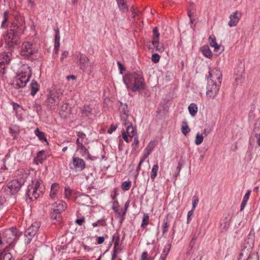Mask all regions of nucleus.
I'll return each instance as SVG.
<instances>
[{
	"label": "nucleus",
	"mask_w": 260,
	"mask_h": 260,
	"mask_svg": "<svg viewBox=\"0 0 260 260\" xmlns=\"http://www.w3.org/2000/svg\"><path fill=\"white\" fill-rule=\"evenodd\" d=\"M232 218V215L228 213L223 215V221L224 222L223 228L225 230L228 229L230 223Z\"/></svg>",
	"instance_id": "393cba45"
},
{
	"label": "nucleus",
	"mask_w": 260,
	"mask_h": 260,
	"mask_svg": "<svg viewBox=\"0 0 260 260\" xmlns=\"http://www.w3.org/2000/svg\"><path fill=\"white\" fill-rule=\"evenodd\" d=\"M45 187L40 181H32L27 187L26 194L30 200H35L43 195Z\"/></svg>",
	"instance_id": "39448f33"
},
{
	"label": "nucleus",
	"mask_w": 260,
	"mask_h": 260,
	"mask_svg": "<svg viewBox=\"0 0 260 260\" xmlns=\"http://www.w3.org/2000/svg\"><path fill=\"white\" fill-rule=\"evenodd\" d=\"M152 43L155 48V50L158 52H162L164 51V45L159 42V40H152Z\"/></svg>",
	"instance_id": "b1692460"
},
{
	"label": "nucleus",
	"mask_w": 260,
	"mask_h": 260,
	"mask_svg": "<svg viewBox=\"0 0 260 260\" xmlns=\"http://www.w3.org/2000/svg\"><path fill=\"white\" fill-rule=\"evenodd\" d=\"M10 61L9 55L4 52L0 54V73L4 74L6 66L9 64Z\"/></svg>",
	"instance_id": "ddd939ff"
},
{
	"label": "nucleus",
	"mask_w": 260,
	"mask_h": 260,
	"mask_svg": "<svg viewBox=\"0 0 260 260\" xmlns=\"http://www.w3.org/2000/svg\"><path fill=\"white\" fill-rule=\"evenodd\" d=\"M129 201H127L125 204V205H124V210L123 211H122V214H123V215H125V214H126V212L127 210V209H128V206H129Z\"/></svg>",
	"instance_id": "69168bd1"
},
{
	"label": "nucleus",
	"mask_w": 260,
	"mask_h": 260,
	"mask_svg": "<svg viewBox=\"0 0 260 260\" xmlns=\"http://www.w3.org/2000/svg\"><path fill=\"white\" fill-rule=\"evenodd\" d=\"M250 193H251V190H248L247 191L246 193H245V194L244 195L243 200H245V201H248V199L249 198Z\"/></svg>",
	"instance_id": "e2e57ef3"
},
{
	"label": "nucleus",
	"mask_w": 260,
	"mask_h": 260,
	"mask_svg": "<svg viewBox=\"0 0 260 260\" xmlns=\"http://www.w3.org/2000/svg\"><path fill=\"white\" fill-rule=\"evenodd\" d=\"M53 206L54 208L56 209V211H60L61 212L64 211L67 208L66 203L61 200L55 202Z\"/></svg>",
	"instance_id": "6ab92c4d"
},
{
	"label": "nucleus",
	"mask_w": 260,
	"mask_h": 260,
	"mask_svg": "<svg viewBox=\"0 0 260 260\" xmlns=\"http://www.w3.org/2000/svg\"><path fill=\"white\" fill-rule=\"evenodd\" d=\"M81 70L88 74L91 73L94 70V66L93 63L89 62L86 63L81 69Z\"/></svg>",
	"instance_id": "5701e85b"
},
{
	"label": "nucleus",
	"mask_w": 260,
	"mask_h": 260,
	"mask_svg": "<svg viewBox=\"0 0 260 260\" xmlns=\"http://www.w3.org/2000/svg\"><path fill=\"white\" fill-rule=\"evenodd\" d=\"M158 170V165L157 164H156V165H154L153 166L152 169L151 170V172L150 177H151V179L152 180H154V179L156 177Z\"/></svg>",
	"instance_id": "c756f323"
},
{
	"label": "nucleus",
	"mask_w": 260,
	"mask_h": 260,
	"mask_svg": "<svg viewBox=\"0 0 260 260\" xmlns=\"http://www.w3.org/2000/svg\"><path fill=\"white\" fill-rule=\"evenodd\" d=\"M13 258L12 254L10 253H6L4 254L3 257L4 260H12Z\"/></svg>",
	"instance_id": "4d7b16f0"
},
{
	"label": "nucleus",
	"mask_w": 260,
	"mask_h": 260,
	"mask_svg": "<svg viewBox=\"0 0 260 260\" xmlns=\"http://www.w3.org/2000/svg\"><path fill=\"white\" fill-rule=\"evenodd\" d=\"M156 143L154 141L150 142L146 148L145 149V153L143 156L144 158H147L148 156L150 154L154 147H155Z\"/></svg>",
	"instance_id": "dca6fc26"
},
{
	"label": "nucleus",
	"mask_w": 260,
	"mask_h": 260,
	"mask_svg": "<svg viewBox=\"0 0 260 260\" xmlns=\"http://www.w3.org/2000/svg\"><path fill=\"white\" fill-rule=\"evenodd\" d=\"M148 258V253L147 252H143L141 255L140 260H147Z\"/></svg>",
	"instance_id": "338daca9"
},
{
	"label": "nucleus",
	"mask_w": 260,
	"mask_h": 260,
	"mask_svg": "<svg viewBox=\"0 0 260 260\" xmlns=\"http://www.w3.org/2000/svg\"><path fill=\"white\" fill-rule=\"evenodd\" d=\"M252 150L250 148H248L246 153L245 158H246L247 160L250 161L252 158Z\"/></svg>",
	"instance_id": "49530a36"
},
{
	"label": "nucleus",
	"mask_w": 260,
	"mask_h": 260,
	"mask_svg": "<svg viewBox=\"0 0 260 260\" xmlns=\"http://www.w3.org/2000/svg\"><path fill=\"white\" fill-rule=\"evenodd\" d=\"M243 72L244 70H242L241 74L237 77L235 78V82L237 84H238L239 83L242 82L243 81L244 77H243Z\"/></svg>",
	"instance_id": "09e8293b"
},
{
	"label": "nucleus",
	"mask_w": 260,
	"mask_h": 260,
	"mask_svg": "<svg viewBox=\"0 0 260 260\" xmlns=\"http://www.w3.org/2000/svg\"><path fill=\"white\" fill-rule=\"evenodd\" d=\"M77 56L79 58V65L81 69L86 63L88 62L89 59L85 54L81 53H79Z\"/></svg>",
	"instance_id": "f3484780"
},
{
	"label": "nucleus",
	"mask_w": 260,
	"mask_h": 260,
	"mask_svg": "<svg viewBox=\"0 0 260 260\" xmlns=\"http://www.w3.org/2000/svg\"><path fill=\"white\" fill-rule=\"evenodd\" d=\"M132 186V183H131V181H124L123 182L121 185V187L122 188V190H124V191H127V190H128Z\"/></svg>",
	"instance_id": "e433bc0d"
},
{
	"label": "nucleus",
	"mask_w": 260,
	"mask_h": 260,
	"mask_svg": "<svg viewBox=\"0 0 260 260\" xmlns=\"http://www.w3.org/2000/svg\"><path fill=\"white\" fill-rule=\"evenodd\" d=\"M202 52L205 56L209 58L212 57V53L208 46H203L202 48Z\"/></svg>",
	"instance_id": "bb28decb"
},
{
	"label": "nucleus",
	"mask_w": 260,
	"mask_h": 260,
	"mask_svg": "<svg viewBox=\"0 0 260 260\" xmlns=\"http://www.w3.org/2000/svg\"><path fill=\"white\" fill-rule=\"evenodd\" d=\"M19 24L12 23L11 28L4 36L6 48L12 50L17 48L20 44V36L25 28V21L22 17L20 18Z\"/></svg>",
	"instance_id": "f257e3e1"
},
{
	"label": "nucleus",
	"mask_w": 260,
	"mask_h": 260,
	"mask_svg": "<svg viewBox=\"0 0 260 260\" xmlns=\"http://www.w3.org/2000/svg\"><path fill=\"white\" fill-rule=\"evenodd\" d=\"M221 84L217 83L212 79L208 80L206 95L211 99H214L218 94Z\"/></svg>",
	"instance_id": "0eeeda50"
},
{
	"label": "nucleus",
	"mask_w": 260,
	"mask_h": 260,
	"mask_svg": "<svg viewBox=\"0 0 260 260\" xmlns=\"http://www.w3.org/2000/svg\"><path fill=\"white\" fill-rule=\"evenodd\" d=\"M71 194V190L69 187H66L64 189V196L66 198H69Z\"/></svg>",
	"instance_id": "5fc2aeb1"
},
{
	"label": "nucleus",
	"mask_w": 260,
	"mask_h": 260,
	"mask_svg": "<svg viewBox=\"0 0 260 260\" xmlns=\"http://www.w3.org/2000/svg\"><path fill=\"white\" fill-rule=\"evenodd\" d=\"M128 117V115H125L123 114L122 116H121V119L122 121V124L123 125H125V127L127 126L129 124H132L127 119Z\"/></svg>",
	"instance_id": "a19ab883"
},
{
	"label": "nucleus",
	"mask_w": 260,
	"mask_h": 260,
	"mask_svg": "<svg viewBox=\"0 0 260 260\" xmlns=\"http://www.w3.org/2000/svg\"><path fill=\"white\" fill-rule=\"evenodd\" d=\"M68 104L67 103L63 104L60 107V111H69L68 109Z\"/></svg>",
	"instance_id": "680f3d73"
},
{
	"label": "nucleus",
	"mask_w": 260,
	"mask_h": 260,
	"mask_svg": "<svg viewBox=\"0 0 260 260\" xmlns=\"http://www.w3.org/2000/svg\"><path fill=\"white\" fill-rule=\"evenodd\" d=\"M85 217L84 216H82V218L79 219H77L75 221V222L76 224L79 225H82L83 223V222L85 221Z\"/></svg>",
	"instance_id": "603ef678"
},
{
	"label": "nucleus",
	"mask_w": 260,
	"mask_h": 260,
	"mask_svg": "<svg viewBox=\"0 0 260 260\" xmlns=\"http://www.w3.org/2000/svg\"><path fill=\"white\" fill-rule=\"evenodd\" d=\"M190 131L187 122L186 121H183L181 125V132L183 134L186 136L187 134Z\"/></svg>",
	"instance_id": "cd10ccee"
},
{
	"label": "nucleus",
	"mask_w": 260,
	"mask_h": 260,
	"mask_svg": "<svg viewBox=\"0 0 260 260\" xmlns=\"http://www.w3.org/2000/svg\"><path fill=\"white\" fill-rule=\"evenodd\" d=\"M45 151H40L35 158V161L38 165L39 164H42L43 161L46 159V157L44 156Z\"/></svg>",
	"instance_id": "aec40b11"
},
{
	"label": "nucleus",
	"mask_w": 260,
	"mask_h": 260,
	"mask_svg": "<svg viewBox=\"0 0 260 260\" xmlns=\"http://www.w3.org/2000/svg\"><path fill=\"white\" fill-rule=\"evenodd\" d=\"M41 224L39 222L35 221L25 231L24 236L25 243L29 244L32 241V239L36 235L38 231Z\"/></svg>",
	"instance_id": "423d86ee"
},
{
	"label": "nucleus",
	"mask_w": 260,
	"mask_h": 260,
	"mask_svg": "<svg viewBox=\"0 0 260 260\" xmlns=\"http://www.w3.org/2000/svg\"><path fill=\"white\" fill-rule=\"evenodd\" d=\"M123 79L127 88L133 92L143 90L145 88L144 79L141 73L134 72L124 76Z\"/></svg>",
	"instance_id": "f03ea898"
},
{
	"label": "nucleus",
	"mask_w": 260,
	"mask_h": 260,
	"mask_svg": "<svg viewBox=\"0 0 260 260\" xmlns=\"http://www.w3.org/2000/svg\"><path fill=\"white\" fill-rule=\"evenodd\" d=\"M241 17V13L236 11L232 14L230 16V21L228 22V25L230 27L235 26L238 23L240 18Z\"/></svg>",
	"instance_id": "2eb2a0df"
},
{
	"label": "nucleus",
	"mask_w": 260,
	"mask_h": 260,
	"mask_svg": "<svg viewBox=\"0 0 260 260\" xmlns=\"http://www.w3.org/2000/svg\"><path fill=\"white\" fill-rule=\"evenodd\" d=\"M126 131L129 137L132 138L134 136V128L132 124H129L126 127Z\"/></svg>",
	"instance_id": "c9c22d12"
},
{
	"label": "nucleus",
	"mask_w": 260,
	"mask_h": 260,
	"mask_svg": "<svg viewBox=\"0 0 260 260\" xmlns=\"http://www.w3.org/2000/svg\"><path fill=\"white\" fill-rule=\"evenodd\" d=\"M188 111L192 116H194L198 111V107L196 104L191 103L188 107Z\"/></svg>",
	"instance_id": "c85d7f7f"
},
{
	"label": "nucleus",
	"mask_w": 260,
	"mask_h": 260,
	"mask_svg": "<svg viewBox=\"0 0 260 260\" xmlns=\"http://www.w3.org/2000/svg\"><path fill=\"white\" fill-rule=\"evenodd\" d=\"M92 109L89 106H84L82 109V112L87 116L92 114Z\"/></svg>",
	"instance_id": "2f4dec72"
},
{
	"label": "nucleus",
	"mask_w": 260,
	"mask_h": 260,
	"mask_svg": "<svg viewBox=\"0 0 260 260\" xmlns=\"http://www.w3.org/2000/svg\"><path fill=\"white\" fill-rule=\"evenodd\" d=\"M117 4L119 9L121 11H125L128 10L127 7L124 3V0H118Z\"/></svg>",
	"instance_id": "f704fd0d"
},
{
	"label": "nucleus",
	"mask_w": 260,
	"mask_h": 260,
	"mask_svg": "<svg viewBox=\"0 0 260 260\" xmlns=\"http://www.w3.org/2000/svg\"><path fill=\"white\" fill-rule=\"evenodd\" d=\"M222 76V73L221 71L218 69L215 68L209 71L208 80L212 79L213 81L216 82V80H217L218 81V83L221 84Z\"/></svg>",
	"instance_id": "4468645a"
},
{
	"label": "nucleus",
	"mask_w": 260,
	"mask_h": 260,
	"mask_svg": "<svg viewBox=\"0 0 260 260\" xmlns=\"http://www.w3.org/2000/svg\"><path fill=\"white\" fill-rule=\"evenodd\" d=\"M106 225V219L105 218H102L98 220L96 222L92 223V226L93 227L98 226H104Z\"/></svg>",
	"instance_id": "4c0bfd02"
},
{
	"label": "nucleus",
	"mask_w": 260,
	"mask_h": 260,
	"mask_svg": "<svg viewBox=\"0 0 260 260\" xmlns=\"http://www.w3.org/2000/svg\"><path fill=\"white\" fill-rule=\"evenodd\" d=\"M194 210L191 209V210L189 211L187 213V222L189 223L190 220V216L193 214Z\"/></svg>",
	"instance_id": "0e129e2a"
},
{
	"label": "nucleus",
	"mask_w": 260,
	"mask_h": 260,
	"mask_svg": "<svg viewBox=\"0 0 260 260\" xmlns=\"http://www.w3.org/2000/svg\"><path fill=\"white\" fill-rule=\"evenodd\" d=\"M77 135L78 137V138L82 141H83L86 138V135L83 132H78Z\"/></svg>",
	"instance_id": "864d4df0"
},
{
	"label": "nucleus",
	"mask_w": 260,
	"mask_h": 260,
	"mask_svg": "<svg viewBox=\"0 0 260 260\" xmlns=\"http://www.w3.org/2000/svg\"><path fill=\"white\" fill-rule=\"evenodd\" d=\"M204 137L202 135L197 134L196 136L195 144L197 145H200L203 141Z\"/></svg>",
	"instance_id": "79ce46f5"
},
{
	"label": "nucleus",
	"mask_w": 260,
	"mask_h": 260,
	"mask_svg": "<svg viewBox=\"0 0 260 260\" xmlns=\"http://www.w3.org/2000/svg\"><path fill=\"white\" fill-rule=\"evenodd\" d=\"M146 159V158H144V157H142V158H141V160L140 161L137 167V169H136V171L138 173L139 171L141 169V166L142 165V164L143 163V162L145 161V160Z\"/></svg>",
	"instance_id": "bf43d9fd"
},
{
	"label": "nucleus",
	"mask_w": 260,
	"mask_h": 260,
	"mask_svg": "<svg viewBox=\"0 0 260 260\" xmlns=\"http://www.w3.org/2000/svg\"><path fill=\"white\" fill-rule=\"evenodd\" d=\"M117 127V126L112 124L110 126V127L108 130V133L110 134H112L114 131H115Z\"/></svg>",
	"instance_id": "13d9d810"
},
{
	"label": "nucleus",
	"mask_w": 260,
	"mask_h": 260,
	"mask_svg": "<svg viewBox=\"0 0 260 260\" xmlns=\"http://www.w3.org/2000/svg\"><path fill=\"white\" fill-rule=\"evenodd\" d=\"M63 94L61 89L52 87L47 95V106L50 109H54L61 100Z\"/></svg>",
	"instance_id": "20e7f679"
},
{
	"label": "nucleus",
	"mask_w": 260,
	"mask_h": 260,
	"mask_svg": "<svg viewBox=\"0 0 260 260\" xmlns=\"http://www.w3.org/2000/svg\"><path fill=\"white\" fill-rule=\"evenodd\" d=\"M35 134L36 136L39 138V139L42 141H45L47 142V139L45 136V134L43 132H42L39 131V129L37 128L35 131Z\"/></svg>",
	"instance_id": "7c9ffc66"
},
{
	"label": "nucleus",
	"mask_w": 260,
	"mask_h": 260,
	"mask_svg": "<svg viewBox=\"0 0 260 260\" xmlns=\"http://www.w3.org/2000/svg\"><path fill=\"white\" fill-rule=\"evenodd\" d=\"M255 137L257 138V143L260 146V133H256Z\"/></svg>",
	"instance_id": "774afa93"
},
{
	"label": "nucleus",
	"mask_w": 260,
	"mask_h": 260,
	"mask_svg": "<svg viewBox=\"0 0 260 260\" xmlns=\"http://www.w3.org/2000/svg\"><path fill=\"white\" fill-rule=\"evenodd\" d=\"M10 16V14L8 11H5L3 14V20L1 23V27L3 28H6L8 26V22Z\"/></svg>",
	"instance_id": "4be33fe9"
},
{
	"label": "nucleus",
	"mask_w": 260,
	"mask_h": 260,
	"mask_svg": "<svg viewBox=\"0 0 260 260\" xmlns=\"http://www.w3.org/2000/svg\"><path fill=\"white\" fill-rule=\"evenodd\" d=\"M171 245L170 243L166 244L162 252H165L167 254H168L171 249Z\"/></svg>",
	"instance_id": "6e6d98bb"
},
{
	"label": "nucleus",
	"mask_w": 260,
	"mask_h": 260,
	"mask_svg": "<svg viewBox=\"0 0 260 260\" xmlns=\"http://www.w3.org/2000/svg\"><path fill=\"white\" fill-rule=\"evenodd\" d=\"M238 260H258V257L254 253L251 254L249 249L244 248L239 254Z\"/></svg>",
	"instance_id": "9b49d317"
},
{
	"label": "nucleus",
	"mask_w": 260,
	"mask_h": 260,
	"mask_svg": "<svg viewBox=\"0 0 260 260\" xmlns=\"http://www.w3.org/2000/svg\"><path fill=\"white\" fill-rule=\"evenodd\" d=\"M112 209L115 211V213H118L119 211V206L118 201H115L113 203V205L112 207Z\"/></svg>",
	"instance_id": "3c124183"
},
{
	"label": "nucleus",
	"mask_w": 260,
	"mask_h": 260,
	"mask_svg": "<svg viewBox=\"0 0 260 260\" xmlns=\"http://www.w3.org/2000/svg\"><path fill=\"white\" fill-rule=\"evenodd\" d=\"M23 184V181L13 180L8 183L7 186L10 189L11 193L15 194L20 189Z\"/></svg>",
	"instance_id": "f8f14e48"
},
{
	"label": "nucleus",
	"mask_w": 260,
	"mask_h": 260,
	"mask_svg": "<svg viewBox=\"0 0 260 260\" xmlns=\"http://www.w3.org/2000/svg\"><path fill=\"white\" fill-rule=\"evenodd\" d=\"M31 76V71L29 67L26 66L24 70L17 74L14 78L12 85L15 89H19L25 87Z\"/></svg>",
	"instance_id": "7ed1b4c3"
},
{
	"label": "nucleus",
	"mask_w": 260,
	"mask_h": 260,
	"mask_svg": "<svg viewBox=\"0 0 260 260\" xmlns=\"http://www.w3.org/2000/svg\"><path fill=\"white\" fill-rule=\"evenodd\" d=\"M70 166L71 169L75 170L76 172L82 171L85 168L86 163L83 159L74 156Z\"/></svg>",
	"instance_id": "9d476101"
},
{
	"label": "nucleus",
	"mask_w": 260,
	"mask_h": 260,
	"mask_svg": "<svg viewBox=\"0 0 260 260\" xmlns=\"http://www.w3.org/2000/svg\"><path fill=\"white\" fill-rule=\"evenodd\" d=\"M169 227V225L168 222L167 218L164 219L163 220V224L162 225V235H164L168 232Z\"/></svg>",
	"instance_id": "58836bf2"
},
{
	"label": "nucleus",
	"mask_w": 260,
	"mask_h": 260,
	"mask_svg": "<svg viewBox=\"0 0 260 260\" xmlns=\"http://www.w3.org/2000/svg\"><path fill=\"white\" fill-rule=\"evenodd\" d=\"M59 188V184L57 183H54L51 185L50 196L52 199H54L56 197Z\"/></svg>",
	"instance_id": "412c9836"
},
{
	"label": "nucleus",
	"mask_w": 260,
	"mask_h": 260,
	"mask_svg": "<svg viewBox=\"0 0 260 260\" xmlns=\"http://www.w3.org/2000/svg\"><path fill=\"white\" fill-rule=\"evenodd\" d=\"M18 234V231L15 228L12 227L5 230L3 233V237L4 240L8 243H12L15 240Z\"/></svg>",
	"instance_id": "1a4fd4ad"
},
{
	"label": "nucleus",
	"mask_w": 260,
	"mask_h": 260,
	"mask_svg": "<svg viewBox=\"0 0 260 260\" xmlns=\"http://www.w3.org/2000/svg\"><path fill=\"white\" fill-rule=\"evenodd\" d=\"M119 112L120 113V116L123 114L128 115V110L127 105L126 104H123L120 103V105L119 108Z\"/></svg>",
	"instance_id": "a878e982"
},
{
	"label": "nucleus",
	"mask_w": 260,
	"mask_h": 260,
	"mask_svg": "<svg viewBox=\"0 0 260 260\" xmlns=\"http://www.w3.org/2000/svg\"><path fill=\"white\" fill-rule=\"evenodd\" d=\"M37 52L34 45L28 42H24L21 47V54L28 59L32 58V55Z\"/></svg>",
	"instance_id": "6e6552de"
},
{
	"label": "nucleus",
	"mask_w": 260,
	"mask_h": 260,
	"mask_svg": "<svg viewBox=\"0 0 260 260\" xmlns=\"http://www.w3.org/2000/svg\"><path fill=\"white\" fill-rule=\"evenodd\" d=\"M60 212L61 211H56V209L54 208L51 214L52 218L56 220L59 219L60 218Z\"/></svg>",
	"instance_id": "ea45409f"
},
{
	"label": "nucleus",
	"mask_w": 260,
	"mask_h": 260,
	"mask_svg": "<svg viewBox=\"0 0 260 260\" xmlns=\"http://www.w3.org/2000/svg\"><path fill=\"white\" fill-rule=\"evenodd\" d=\"M33 107L37 113H39L41 110V106L40 104L35 103L34 104Z\"/></svg>",
	"instance_id": "052dcab7"
},
{
	"label": "nucleus",
	"mask_w": 260,
	"mask_h": 260,
	"mask_svg": "<svg viewBox=\"0 0 260 260\" xmlns=\"http://www.w3.org/2000/svg\"><path fill=\"white\" fill-rule=\"evenodd\" d=\"M30 94L34 96L39 90V85L35 80H32L30 85Z\"/></svg>",
	"instance_id": "a211bd4d"
},
{
	"label": "nucleus",
	"mask_w": 260,
	"mask_h": 260,
	"mask_svg": "<svg viewBox=\"0 0 260 260\" xmlns=\"http://www.w3.org/2000/svg\"><path fill=\"white\" fill-rule=\"evenodd\" d=\"M209 41L211 47H213V46L215 45V44H217L216 41V38L214 36H210L209 38Z\"/></svg>",
	"instance_id": "8fccbe9b"
},
{
	"label": "nucleus",
	"mask_w": 260,
	"mask_h": 260,
	"mask_svg": "<svg viewBox=\"0 0 260 260\" xmlns=\"http://www.w3.org/2000/svg\"><path fill=\"white\" fill-rule=\"evenodd\" d=\"M160 59V56L157 54L154 53L152 55L151 60L154 63H157L159 62Z\"/></svg>",
	"instance_id": "de8ad7c7"
},
{
	"label": "nucleus",
	"mask_w": 260,
	"mask_h": 260,
	"mask_svg": "<svg viewBox=\"0 0 260 260\" xmlns=\"http://www.w3.org/2000/svg\"><path fill=\"white\" fill-rule=\"evenodd\" d=\"M213 127L212 126H209L207 127H206L203 131V135H204L205 136H208L212 131Z\"/></svg>",
	"instance_id": "a18cd8bd"
},
{
	"label": "nucleus",
	"mask_w": 260,
	"mask_h": 260,
	"mask_svg": "<svg viewBox=\"0 0 260 260\" xmlns=\"http://www.w3.org/2000/svg\"><path fill=\"white\" fill-rule=\"evenodd\" d=\"M199 201V198L197 196H194L192 198V209L194 210Z\"/></svg>",
	"instance_id": "c03bdc74"
},
{
	"label": "nucleus",
	"mask_w": 260,
	"mask_h": 260,
	"mask_svg": "<svg viewBox=\"0 0 260 260\" xmlns=\"http://www.w3.org/2000/svg\"><path fill=\"white\" fill-rule=\"evenodd\" d=\"M60 34H55V42H54V49L56 51V53L59 50L60 46Z\"/></svg>",
	"instance_id": "473e14b6"
},
{
	"label": "nucleus",
	"mask_w": 260,
	"mask_h": 260,
	"mask_svg": "<svg viewBox=\"0 0 260 260\" xmlns=\"http://www.w3.org/2000/svg\"><path fill=\"white\" fill-rule=\"evenodd\" d=\"M159 33L157 27H154L153 29V40H159Z\"/></svg>",
	"instance_id": "37998d69"
},
{
	"label": "nucleus",
	"mask_w": 260,
	"mask_h": 260,
	"mask_svg": "<svg viewBox=\"0 0 260 260\" xmlns=\"http://www.w3.org/2000/svg\"><path fill=\"white\" fill-rule=\"evenodd\" d=\"M149 219V217L148 214L147 213H144L143 216L141 227L145 228L148 224Z\"/></svg>",
	"instance_id": "72a5a7b5"
}]
</instances>
